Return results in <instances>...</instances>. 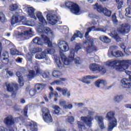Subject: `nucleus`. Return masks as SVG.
Wrapping results in <instances>:
<instances>
[{
	"label": "nucleus",
	"instance_id": "nucleus-1",
	"mask_svg": "<svg viewBox=\"0 0 131 131\" xmlns=\"http://www.w3.org/2000/svg\"><path fill=\"white\" fill-rule=\"evenodd\" d=\"M107 66L114 67L117 71H124L131 65V60H117L109 61L107 63Z\"/></svg>",
	"mask_w": 131,
	"mask_h": 131
},
{
	"label": "nucleus",
	"instance_id": "nucleus-2",
	"mask_svg": "<svg viewBox=\"0 0 131 131\" xmlns=\"http://www.w3.org/2000/svg\"><path fill=\"white\" fill-rule=\"evenodd\" d=\"M89 32L85 33L84 37L86 38L85 41L83 42V46L86 52L88 53H93V52H97L98 49L97 47L94 45V38L91 36H89Z\"/></svg>",
	"mask_w": 131,
	"mask_h": 131
},
{
	"label": "nucleus",
	"instance_id": "nucleus-3",
	"mask_svg": "<svg viewBox=\"0 0 131 131\" xmlns=\"http://www.w3.org/2000/svg\"><path fill=\"white\" fill-rule=\"evenodd\" d=\"M105 117L108 121L107 131L113 130L114 127H117V119L115 118V112H108Z\"/></svg>",
	"mask_w": 131,
	"mask_h": 131
},
{
	"label": "nucleus",
	"instance_id": "nucleus-4",
	"mask_svg": "<svg viewBox=\"0 0 131 131\" xmlns=\"http://www.w3.org/2000/svg\"><path fill=\"white\" fill-rule=\"evenodd\" d=\"M74 49H71L70 51V55L69 58L66 57V56L63 53L60 54V58L61 60L63 61L64 65L68 66L72 61H75V64H80L79 60L76 58L74 59Z\"/></svg>",
	"mask_w": 131,
	"mask_h": 131
},
{
	"label": "nucleus",
	"instance_id": "nucleus-5",
	"mask_svg": "<svg viewBox=\"0 0 131 131\" xmlns=\"http://www.w3.org/2000/svg\"><path fill=\"white\" fill-rule=\"evenodd\" d=\"M6 86V90L9 93H12L11 97L13 98H16V93L15 91H18L19 90V85L16 83H5Z\"/></svg>",
	"mask_w": 131,
	"mask_h": 131
},
{
	"label": "nucleus",
	"instance_id": "nucleus-6",
	"mask_svg": "<svg viewBox=\"0 0 131 131\" xmlns=\"http://www.w3.org/2000/svg\"><path fill=\"white\" fill-rule=\"evenodd\" d=\"M93 9L97 11L98 13H103L106 17H111L112 14V11L108 10L106 8L103 7L101 5H99L98 3L93 5Z\"/></svg>",
	"mask_w": 131,
	"mask_h": 131
},
{
	"label": "nucleus",
	"instance_id": "nucleus-7",
	"mask_svg": "<svg viewBox=\"0 0 131 131\" xmlns=\"http://www.w3.org/2000/svg\"><path fill=\"white\" fill-rule=\"evenodd\" d=\"M41 111L42 113V118L44 121L47 123H51V122H53V118L51 115L50 110L47 107H43L41 109Z\"/></svg>",
	"mask_w": 131,
	"mask_h": 131
},
{
	"label": "nucleus",
	"instance_id": "nucleus-8",
	"mask_svg": "<svg viewBox=\"0 0 131 131\" xmlns=\"http://www.w3.org/2000/svg\"><path fill=\"white\" fill-rule=\"evenodd\" d=\"M125 73L128 75V79L123 78L121 80V86L123 89H131V72L129 71H125Z\"/></svg>",
	"mask_w": 131,
	"mask_h": 131
},
{
	"label": "nucleus",
	"instance_id": "nucleus-9",
	"mask_svg": "<svg viewBox=\"0 0 131 131\" xmlns=\"http://www.w3.org/2000/svg\"><path fill=\"white\" fill-rule=\"evenodd\" d=\"M90 69L93 72H99V73L102 75L106 73V69L103 66L96 63H92L90 65Z\"/></svg>",
	"mask_w": 131,
	"mask_h": 131
},
{
	"label": "nucleus",
	"instance_id": "nucleus-10",
	"mask_svg": "<svg viewBox=\"0 0 131 131\" xmlns=\"http://www.w3.org/2000/svg\"><path fill=\"white\" fill-rule=\"evenodd\" d=\"M117 31L120 34H126L130 31V26L128 24H122L117 28Z\"/></svg>",
	"mask_w": 131,
	"mask_h": 131
},
{
	"label": "nucleus",
	"instance_id": "nucleus-11",
	"mask_svg": "<svg viewBox=\"0 0 131 131\" xmlns=\"http://www.w3.org/2000/svg\"><path fill=\"white\" fill-rule=\"evenodd\" d=\"M118 49V47L115 46H111L110 48V50L108 51L109 53H110L113 57H116V58H119L120 57H123L124 54L122 51L118 50L117 51L116 50Z\"/></svg>",
	"mask_w": 131,
	"mask_h": 131
},
{
	"label": "nucleus",
	"instance_id": "nucleus-12",
	"mask_svg": "<svg viewBox=\"0 0 131 131\" xmlns=\"http://www.w3.org/2000/svg\"><path fill=\"white\" fill-rule=\"evenodd\" d=\"M25 21V17L20 15H13L11 18V25H15L17 23H23Z\"/></svg>",
	"mask_w": 131,
	"mask_h": 131
},
{
	"label": "nucleus",
	"instance_id": "nucleus-13",
	"mask_svg": "<svg viewBox=\"0 0 131 131\" xmlns=\"http://www.w3.org/2000/svg\"><path fill=\"white\" fill-rule=\"evenodd\" d=\"M81 120L89 127H92V122L94 120V117L91 116L88 117H81Z\"/></svg>",
	"mask_w": 131,
	"mask_h": 131
},
{
	"label": "nucleus",
	"instance_id": "nucleus-14",
	"mask_svg": "<svg viewBox=\"0 0 131 131\" xmlns=\"http://www.w3.org/2000/svg\"><path fill=\"white\" fill-rule=\"evenodd\" d=\"M47 19L51 25H55L58 23V17L56 15H52L51 14H48L47 15Z\"/></svg>",
	"mask_w": 131,
	"mask_h": 131
},
{
	"label": "nucleus",
	"instance_id": "nucleus-15",
	"mask_svg": "<svg viewBox=\"0 0 131 131\" xmlns=\"http://www.w3.org/2000/svg\"><path fill=\"white\" fill-rule=\"evenodd\" d=\"M4 122L7 126H12V125L15 124V120L12 116L6 117L4 119Z\"/></svg>",
	"mask_w": 131,
	"mask_h": 131
},
{
	"label": "nucleus",
	"instance_id": "nucleus-16",
	"mask_svg": "<svg viewBox=\"0 0 131 131\" xmlns=\"http://www.w3.org/2000/svg\"><path fill=\"white\" fill-rule=\"evenodd\" d=\"M56 90L58 92L62 93V96H64V97H66V96H67L68 98H69V97L71 96V93L70 91H68V89L67 88L62 89L60 87H57Z\"/></svg>",
	"mask_w": 131,
	"mask_h": 131
},
{
	"label": "nucleus",
	"instance_id": "nucleus-17",
	"mask_svg": "<svg viewBox=\"0 0 131 131\" xmlns=\"http://www.w3.org/2000/svg\"><path fill=\"white\" fill-rule=\"evenodd\" d=\"M58 46L60 50L63 49L64 52H67L69 50V47L68 43L64 40L60 41L58 43Z\"/></svg>",
	"mask_w": 131,
	"mask_h": 131
},
{
	"label": "nucleus",
	"instance_id": "nucleus-18",
	"mask_svg": "<svg viewBox=\"0 0 131 131\" xmlns=\"http://www.w3.org/2000/svg\"><path fill=\"white\" fill-rule=\"evenodd\" d=\"M36 16L42 25H47L48 24L47 20H46L45 17L42 16V13H41V12L38 11L36 13Z\"/></svg>",
	"mask_w": 131,
	"mask_h": 131
},
{
	"label": "nucleus",
	"instance_id": "nucleus-19",
	"mask_svg": "<svg viewBox=\"0 0 131 131\" xmlns=\"http://www.w3.org/2000/svg\"><path fill=\"white\" fill-rule=\"evenodd\" d=\"M98 77H99L98 76H95V75L85 76L82 78V81L84 83H87L88 84H89V83H91V81H89V79H95L96 78H98Z\"/></svg>",
	"mask_w": 131,
	"mask_h": 131
},
{
	"label": "nucleus",
	"instance_id": "nucleus-20",
	"mask_svg": "<svg viewBox=\"0 0 131 131\" xmlns=\"http://www.w3.org/2000/svg\"><path fill=\"white\" fill-rule=\"evenodd\" d=\"M27 12L28 13V15H29L30 18L36 19V16H35V14L34 13V12H35V9L33 8L32 7H28Z\"/></svg>",
	"mask_w": 131,
	"mask_h": 131
},
{
	"label": "nucleus",
	"instance_id": "nucleus-21",
	"mask_svg": "<svg viewBox=\"0 0 131 131\" xmlns=\"http://www.w3.org/2000/svg\"><path fill=\"white\" fill-rule=\"evenodd\" d=\"M110 36H111L112 38L115 39L116 41L119 42L121 40V38L119 37V35L116 32V31H114L108 34Z\"/></svg>",
	"mask_w": 131,
	"mask_h": 131
},
{
	"label": "nucleus",
	"instance_id": "nucleus-22",
	"mask_svg": "<svg viewBox=\"0 0 131 131\" xmlns=\"http://www.w3.org/2000/svg\"><path fill=\"white\" fill-rule=\"evenodd\" d=\"M96 120H98V123L100 126L101 129H104L105 128V125H104V118L102 116H97L95 117Z\"/></svg>",
	"mask_w": 131,
	"mask_h": 131
},
{
	"label": "nucleus",
	"instance_id": "nucleus-23",
	"mask_svg": "<svg viewBox=\"0 0 131 131\" xmlns=\"http://www.w3.org/2000/svg\"><path fill=\"white\" fill-rule=\"evenodd\" d=\"M70 10L73 14H78L80 11V8L76 3H74Z\"/></svg>",
	"mask_w": 131,
	"mask_h": 131
},
{
	"label": "nucleus",
	"instance_id": "nucleus-24",
	"mask_svg": "<svg viewBox=\"0 0 131 131\" xmlns=\"http://www.w3.org/2000/svg\"><path fill=\"white\" fill-rule=\"evenodd\" d=\"M67 79L64 78H60V80H56L51 82V85H61L64 84L63 81H66Z\"/></svg>",
	"mask_w": 131,
	"mask_h": 131
},
{
	"label": "nucleus",
	"instance_id": "nucleus-25",
	"mask_svg": "<svg viewBox=\"0 0 131 131\" xmlns=\"http://www.w3.org/2000/svg\"><path fill=\"white\" fill-rule=\"evenodd\" d=\"M28 72L29 73L27 75V77L29 81H31V80L36 76V74H35V71L32 70H29Z\"/></svg>",
	"mask_w": 131,
	"mask_h": 131
},
{
	"label": "nucleus",
	"instance_id": "nucleus-26",
	"mask_svg": "<svg viewBox=\"0 0 131 131\" xmlns=\"http://www.w3.org/2000/svg\"><path fill=\"white\" fill-rule=\"evenodd\" d=\"M16 76L18 77V83L20 86H23L24 85V79L23 76H22V73L19 71L16 72Z\"/></svg>",
	"mask_w": 131,
	"mask_h": 131
},
{
	"label": "nucleus",
	"instance_id": "nucleus-27",
	"mask_svg": "<svg viewBox=\"0 0 131 131\" xmlns=\"http://www.w3.org/2000/svg\"><path fill=\"white\" fill-rule=\"evenodd\" d=\"M59 105L62 106L63 109H72L73 105L72 104H66V101H61L59 102Z\"/></svg>",
	"mask_w": 131,
	"mask_h": 131
},
{
	"label": "nucleus",
	"instance_id": "nucleus-28",
	"mask_svg": "<svg viewBox=\"0 0 131 131\" xmlns=\"http://www.w3.org/2000/svg\"><path fill=\"white\" fill-rule=\"evenodd\" d=\"M41 37L42 40H43L45 42L47 43L48 47H52L53 44L52 43V41L50 40V38L48 37L45 35H41Z\"/></svg>",
	"mask_w": 131,
	"mask_h": 131
},
{
	"label": "nucleus",
	"instance_id": "nucleus-29",
	"mask_svg": "<svg viewBox=\"0 0 131 131\" xmlns=\"http://www.w3.org/2000/svg\"><path fill=\"white\" fill-rule=\"evenodd\" d=\"M101 84H102V85L105 86L106 84H107V82L106 80L104 79H98L95 82V85L97 88H100Z\"/></svg>",
	"mask_w": 131,
	"mask_h": 131
},
{
	"label": "nucleus",
	"instance_id": "nucleus-30",
	"mask_svg": "<svg viewBox=\"0 0 131 131\" xmlns=\"http://www.w3.org/2000/svg\"><path fill=\"white\" fill-rule=\"evenodd\" d=\"M78 37H79L80 38L83 37L82 33H81V32L79 31H77V33H75L74 34V35L71 38V41H73L74 40H75V38H77Z\"/></svg>",
	"mask_w": 131,
	"mask_h": 131
},
{
	"label": "nucleus",
	"instance_id": "nucleus-31",
	"mask_svg": "<svg viewBox=\"0 0 131 131\" xmlns=\"http://www.w3.org/2000/svg\"><path fill=\"white\" fill-rule=\"evenodd\" d=\"M7 21L8 19L6 17V15L4 14V12H0V22L3 23V24H5Z\"/></svg>",
	"mask_w": 131,
	"mask_h": 131
},
{
	"label": "nucleus",
	"instance_id": "nucleus-32",
	"mask_svg": "<svg viewBox=\"0 0 131 131\" xmlns=\"http://www.w3.org/2000/svg\"><path fill=\"white\" fill-rule=\"evenodd\" d=\"M28 125L30 127V130L31 131H37V128L35 127V124L33 121L28 122Z\"/></svg>",
	"mask_w": 131,
	"mask_h": 131
},
{
	"label": "nucleus",
	"instance_id": "nucleus-33",
	"mask_svg": "<svg viewBox=\"0 0 131 131\" xmlns=\"http://www.w3.org/2000/svg\"><path fill=\"white\" fill-rule=\"evenodd\" d=\"M34 43L35 45H38V46H42V41H41V38L38 37H36L33 39Z\"/></svg>",
	"mask_w": 131,
	"mask_h": 131
},
{
	"label": "nucleus",
	"instance_id": "nucleus-34",
	"mask_svg": "<svg viewBox=\"0 0 131 131\" xmlns=\"http://www.w3.org/2000/svg\"><path fill=\"white\" fill-rule=\"evenodd\" d=\"M61 75L62 73L59 71L54 70L52 73V76H53V77H55L56 78H59V77H61Z\"/></svg>",
	"mask_w": 131,
	"mask_h": 131
},
{
	"label": "nucleus",
	"instance_id": "nucleus-35",
	"mask_svg": "<svg viewBox=\"0 0 131 131\" xmlns=\"http://www.w3.org/2000/svg\"><path fill=\"white\" fill-rule=\"evenodd\" d=\"M100 40L101 41H103V42H105V43H109L110 41H111V39H110L107 36H102L100 37Z\"/></svg>",
	"mask_w": 131,
	"mask_h": 131
},
{
	"label": "nucleus",
	"instance_id": "nucleus-36",
	"mask_svg": "<svg viewBox=\"0 0 131 131\" xmlns=\"http://www.w3.org/2000/svg\"><path fill=\"white\" fill-rule=\"evenodd\" d=\"M77 124L79 131H82V128H83V129H86V127H85L84 124L82 122L78 121Z\"/></svg>",
	"mask_w": 131,
	"mask_h": 131
},
{
	"label": "nucleus",
	"instance_id": "nucleus-37",
	"mask_svg": "<svg viewBox=\"0 0 131 131\" xmlns=\"http://www.w3.org/2000/svg\"><path fill=\"white\" fill-rule=\"evenodd\" d=\"M123 99V95H119V96H115L114 98V100L115 102H116L117 103H120V102L122 101Z\"/></svg>",
	"mask_w": 131,
	"mask_h": 131
},
{
	"label": "nucleus",
	"instance_id": "nucleus-38",
	"mask_svg": "<svg viewBox=\"0 0 131 131\" xmlns=\"http://www.w3.org/2000/svg\"><path fill=\"white\" fill-rule=\"evenodd\" d=\"M45 86H46L42 84L37 83L35 85V88L36 90H37L38 91H42V90L45 89Z\"/></svg>",
	"mask_w": 131,
	"mask_h": 131
},
{
	"label": "nucleus",
	"instance_id": "nucleus-39",
	"mask_svg": "<svg viewBox=\"0 0 131 131\" xmlns=\"http://www.w3.org/2000/svg\"><path fill=\"white\" fill-rule=\"evenodd\" d=\"M53 108L54 109L53 113L54 114H59V113H60V111L61 110L60 106L58 105H54L53 106Z\"/></svg>",
	"mask_w": 131,
	"mask_h": 131
},
{
	"label": "nucleus",
	"instance_id": "nucleus-40",
	"mask_svg": "<svg viewBox=\"0 0 131 131\" xmlns=\"http://www.w3.org/2000/svg\"><path fill=\"white\" fill-rule=\"evenodd\" d=\"M125 15L126 17H128V18H131V8L128 7L125 9Z\"/></svg>",
	"mask_w": 131,
	"mask_h": 131
},
{
	"label": "nucleus",
	"instance_id": "nucleus-41",
	"mask_svg": "<svg viewBox=\"0 0 131 131\" xmlns=\"http://www.w3.org/2000/svg\"><path fill=\"white\" fill-rule=\"evenodd\" d=\"M96 28V27L95 26H92L91 27H89V28H87V32H91V31H92V30H93V29H94L93 30V31H101V28H96V29H95Z\"/></svg>",
	"mask_w": 131,
	"mask_h": 131
},
{
	"label": "nucleus",
	"instance_id": "nucleus-42",
	"mask_svg": "<svg viewBox=\"0 0 131 131\" xmlns=\"http://www.w3.org/2000/svg\"><path fill=\"white\" fill-rule=\"evenodd\" d=\"M19 6H18V5L14 4L9 6V10L10 11H16V10H17Z\"/></svg>",
	"mask_w": 131,
	"mask_h": 131
},
{
	"label": "nucleus",
	"instance_id": "nucleus-43",
	"mask_svg": "<svg viewBox=\"0 0 131 131\" xmlns=\"http://www.w3.org/2000/svg\"><path fill=\"white\" fill-rule=\"evenodd\" d=\"M32 32V31H31V30H28L26 31H25L24 33H21L20 34V35H21V36H29V35H31V33Z\"/></svg>",
	"mask_w": 131,
	"mask_h": 131
},
{
	"label": "nucleus",
	"instance_id": "nucleus-44",
	"mask_svg": "<svg viewBox=\"0 0 131 131\" xmlns=\"http://www.w3.org/2000/svg\"><path fill=\"white\" fill-rule=\"evenodd\" d=\"M116 3L118 5L117 8L118 10H120L122 8V5H123V0H116Z\"/></svg>",
	"mask_w": 131,
	"mask_h": 131
},
{
	"label": "nucleus",
	"instance_id": "nucleus-45",
	"mask_svg": "<svg viewBox=\"0 0 131 131\" xmlns=\"http://www.w3.org/2000/svg\"><path fill=\"white\" fill-rule=\"evenodd\" d=\"M26 57L28 61H32V57H33V55L32 52H29L26 55Z\"/></svg>",
	"mask_w": 131,
	"mask_h": 131
},
{
	"label": "nucleus",
	"instance_id": "nucleus-46",
	"mask_svg": "<svg viewBox=\"0 0 131 131\" xmlns=\"http://www.w3.org/2000/svg\"><path fill=\"white\" fill-rule=\"evenodd\" d=\"M66 7L70 10L72 6L74 5V3L71 2H67L65 3Z\"/></svg>",
	"mask_w": 131,
	"mask_h": 131
},
{
	"label": "nucleus",
	"instance_id": "nucleus-47",
	"mask_svg": "<svg viewBox=\"0 0 131 131\" xmlns=\"http://www.w3.org/2000/svg\"><path fill=\"white\" fill-rule=\"evenodd\" d=\"M112 20L114 23H118L117 17H116V13H114L112 16Z\"/></svg>",
	"mask_w": 131,
	"mask_h": 131
},
{
	"label": "nucleus",
	"instance_id": "nucleus-48",
	"mask_svg": "<svg viewBox=\"0 0 131 131\" xmlns=\"http://www.w3.org/2000/svg\"><path fill=\"white\" fill-rule=\"evenodd\" d=\"M36 90L35 89H31L29 91V95L31 96V97H33L34 96H35L36 95Z\"/></svg>",
	"mask_w": 131,
	"mask_h": 131
},
{
	"label": "nucleus",
	"instance_id": "nucleus-49",
	"mask_svg": "<svg viewBox=\"0 0 131 131\" xmlns=\"http://www.w3.org/2000/svg\"><path fill=\"white\" fill-rule=\"evenodd\" d=\"M34 69L36 71V75H38L39 74H40V68L38 66H35Z\"/></svg>",
	"mask_w": 131,
	"mask_h": 131
},
{
	"label": "nucleus",
	"instance_id": "nucleus-50",
	"mask_svg": "<svg viewBox=\"0 0 131 131\" xmlns=\"http://www.w3.org/2000/svg\"><path fill=\"white\" fill-rule=\"evenodd\" d=\"M44 31L46 34H50V33H53L52 32V30L49 27H45L44 28Z\"/></svg>",
	"mask_w": 131,
	"mask_h": 131
},
{
	"label": "nucleus",
	"instance_id": "nucleus-51",
	"mask_svg": "<svg viewBox=\"0 0 131 131\" xmlns=\"http://www.w3.org/2000/svg\"><path fill=\"white\" fill-rule=\"evenodd\" d=\"M55 62L58 68L62 67V62H61V60H60V59H56Z\"/></svg>",
	"mask_w": 131,
	"mask_h": 131
},
{
	"label": "nucleus",
	"instance_id": "nucleus-52",
	"mask_svg": "<svg viewBox=\"0 0 131 131\" xmlns=\"http://www.w3.org/2000/svg\"><path fill=\"white\" fill-rule=\"evenodd\" d=\"M10 53L11 55H13L14 56H15V55H17V53H18V50L15 49H11L10 50Z\"/></svg>",
	"mask_w": 131,
	"mask_h": 131
},
{
	"label": "nucleus",
	"instance_id": "nucleus-53",
	"mask_svg": "<svg viewBox=\"0 0 131 131\" xmlns=\"http://www.w3.org/2000/svg\"><path fill=\"white\" fill-rule=\"evenodd\" d=\"M28 112V106H26L24 109V114L25 116H26L27 117L28 116L27 115Z\"/></svg>",
	"mask_w": 131,
	"mask_h": 131
},
{
	"label": "nucleus",
	"instance_id": "nucleus-54",
	"mask_svg": "<svg viewBox=\"0 0 131 131\" xmlns=\"http://www.w3.org/2000/svg\"><path fill=\"white\" fill-rule=\"evenodd\" d=\"M49 75H50V73L48 72H45L42 74L43 78H48Z\"/></svg>",
	"mask_w": 131,
	"mask_h": 131
},
{
	"label": "nucleus",
	"instance_id": "nucleus-55",
	"mask_svg": "<svg viewBox=\"0 0 131 131\" xmlns=\"http://www.w3.org/2000/svg\"><path fill=\"white\" fill-rule=\"evenodd\" d=\"M41 57V59H45V58H46V57H47V53H46V52H42V53H41L40 54Z\"/></svg>",
	"mask_w": 131,
	"mask_h": 131
},
{
	"label": "nucleus",
	"instance_id": "nucleus-56",
	"mask_svg": "<svg viewBox=\"0 0 131 131\" xmlns=\"http://www.w3.org/2000/svg\"><path fill=\"white\" fill-rule=\"evenodd\" d=\"M68 121L70 122V123H72V122H74V118L72 116L69 117L68 119Z\"/></svg>",
	"mask_w": 131,
	"mask_h": 131
},
{
	"label": "nucleus",
	"instance_id": "nucleus-57",
	"mask_svg": "<svg viewBox=\"0 0 131 131\" xmlns=\"http://www.w3.org/2000/svg\"><path fill=\"white\" fill-rule=\"evenodd\" d=\"M4 46H6V47H8L9 46V43H10V41L8 40H4L3 41Z\"/></svg>",
	"mask_w": 131,
	"mask_h": 131
},
{
	"label": "nucleus",
	"instance_id": "nucleus-58",
	"mask_svg": "<svg viewBox=\"0 0 131 131\" xmlns=\"http://www.w3.org/2000/svg\"><path fill=\"white\" fill-rule=\"evenodd\" d=\"M22 60H23V58L17 57L16 59V62L17 63H22Z\"/></svg>",
	"mask_w": 131,
	"mask_h": 131
},
{
	"label": "nucleus",
	"instance_id": "nucleus-59",
	"mask_svg": "<svg viewBox=\"0 0 131 131\" xmlns=\"http://www.w3.org/2000/svg\"><path fill=\"white\" fill-rule=\"evenodd\" d=\"M38 50H39V48H33L32 50L33 53H34V54H36V53H38Z\"/></svg>",
	"mask_w": 131,
	"mask_h": 131
},
{
	"label": "nucleus",
	"instance_id": "nucleus-60",
	"mask_svg": "<svg viewBox=\"0 0 131 131\" xmlns=\"http://www.w3.org/2000/svg\"><path fill=\"white\" fill-rule=\"evenodd\" d=\"M80 49H81V47H80V45H76L75 47V50L76 51H78L79 50H80Z\"/></svg>",
	"mask_w": 131,
	"mask_h": 131
},
{
	"label": "nucleus",
	"instance_id": "nucleus-61",
	"mask_svg": "<svg viewBox=\"0 0 131 131\" xmlns=\"http://www.w3.org/2000/svg\"><path fill=\"white\" fill-rule=\"evenodd\" d=\"M89 16L90 18H96V15H95L93 13L89 14Z\"/></svg>",
	"mask_w": 131,
	"mask_h": 131
},
{
	"label": "nucleus",
	"instance_id": "nucleus-62",
	"mask_svg": "<svg viewBox=\"0 0 131 131\" xmlns=\"http://www.w3.org/2000/svg\"><path fill=\"white\" fill-rule=\"evenodd\" d=\"M40 57H41V56H40V54H37L35 56L36 59H38L39 60H40V59H41Z\"/></svg>",
	"mask_w": 131,
	"mask_h": 131
},
{
	"label": "nucleus",
	"instance_id": "nucleus-63",
	"mask_svg": "<svg viewBox=\"0 0 131 131\" xmlns=\"http://www.w3.org/2000/svg\"><path fill=\"white\" fill-rule=\"evenodd\" d=\"M7 56H8V52H7L6 51L3 52V53L2 54V57H4V58H5V57H7Z\"/></svg>",
	"mask_w": 131,
	"mask_h": 131
},
{
	"label": "nucleus",
	"instance_id": "nucleus-64",
	"mask_svg": "<svg viewBox=\"0 0 131 131\" xmlns=\"http://www.w3.org/2000/svg\"><path fill=\"white\" fill-rule=\"evenodd\" d=\"M7 73L10 76H12L13 75H14V73H13V72H12L11 71H8L7 72Z\"/></svg>",
	"mask_w": 131,
	"mask_h": 131
}]
</instances>
